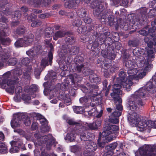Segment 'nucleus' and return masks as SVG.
<instances>
[{
    "instance_id": "1",
    "label": "nucleus",
    "mask_w": 156,
    "mask_h": 156,
    "mask_svg": "<svg viewBox=\"0 0 156 156\" xmlns=\"http://www.w3.org/2000/svg\"><path fill=\"white\" fill-rule=\"evenodd\" d=\"M109 32H105L104 34H100V35L95 40L91 46V51L95 55L99 53L100 51L98 48L99 45H101L105 44V48L109 50L112 47V44L114 42L110 37H108L110 35Z\"/></svg>"
},
{
    "instance_id": "2",
    "label": "nucleus",
    "mask_w": 156,
    "mask_h": 156,
    "mask_svg": "<svg viewBox=\"0 0 156 156\" xmlns=\"http://www.w3.org/2000/svg\"><path fill=\"white\" fill-rule=\"evenodd\" d=\"M146 13V9L143 8L139 10V13L137 14H130L129 16V23H126L123 27V30H128L133 27L134 25L138 24V23L141 25H144L147 22V19L145 15Z\"/></svg>"
},
{
    "instance_id": "3",
    "label": "nucleus",
    "mask_w": 156,
    "mask_h": 156,
    "mask_svg": "<svg viewBox=\"0 0 156 156\" xmlns=\"http://www.w3.org/2000/svg\"><path fill=\"white\" fill-rule=\"evenodd\" d=\"M79 33L84 34L86 33L87 35H90L88 37L87 41L90 46H91L93 43L94 41L95 38L98 36V33L95 32L94 30V25H91L86 26L82 25L79 27L77 30Z\"/></svg>"
},
{
    "instance_id": "4",
    "label": "nucleus",
    "mask_w": 156,
    "mask_h": 156,
    "mask_svg": "<svg viewBox=\"0 0 156 156\" xmlns=\"http://www.w3.org/2000/svg\"><path fill=\"white\" fill-rule=\"evenodd\" d=\"M143 93L135 92L133 95V101H129V106L130 110L132 111H138L139 110L141 106L145 104L144 102L143 101L142 98L144 97Z\"/></svg>"
},
{
    "instance_id": "5",
    "label": "nucleus",
    "mask_w": 156,
    "mask_h": 156,
    "mask_svg": "<svg viewBox=\"0 0 156 156\" xmlns=\"http://www.w3.org/2000/svg\"><path fill=\"white\" fill-rule=\"evenodd\" d=\"M22 121L26 126H30L31 124L30 118L28 116L18 113L13 115V119L11 121V127L13 129L19 127Z\"/></svg>"
},
{
    "instance_id": "6",
    "label": "nucleus",
    "mask_w": 156,
    "mask_h": 156,
    "mask_svg": "<svg viewBox=\"0 0 156 156\" xmlns=\"http://www.w3.org/2000/svg\"><path fill=\"white\" fill-rule=\"evenodd\" d=\"M121 45L118 41L114 42L112 45L111 48L109 50H102L101 51L102 56L105 59L113 60L114 59L116 55L115 53V50H119L121 48Z\"/></svg>"
},
{
    "instance_id": "7",
    "label": "nucleus",
    "mask_w": 156,
    "mask_h": 156,
    "mask_svg": "<svg viewBox=\"0 0 156 156\" xmlns=\"http://www.w3.org/2000/svg\"><path fill=\"white\" fill-rule=\"evenodd\" d=\"M128 119L132 124L137 125L138 129L140 131H143L146 130L145 121L143 120H141L136 112H134L131 114H129Z\"/></svg>"
},
{
    "instance_id": "8",
    "label": "nucleus",
    "mask_w": 156,
    "mask_h": 156,
    "mask_svg": "<svg viewBox=\"0 0 156 156\" xmlns=\"http://www.w3.org/2000/svg\"><path fill=\"white\" fill-rule=\"evenodd\" d=\"M22 70L20 68H18L16 70L15 73L16 74V77H14L15 80H9L7 82V86L9 87L5 88L6 92L12 94H13L15 91V88L16 84L19 82L18 80L20 78V76L21 74Z\"/></svg>"
},
{
    "instance_id": "9",
    "label": "nucleus",
    "mask_w": 156,
    "mask_h": 156,
    "mask_svg": "<svg viewBox=\"0 0 156 156\" xmlns=\"http://www.w3.org/2000/svg\"><path fill=\"white\" fill-rule=\"evenodd\" d=\"M34 35L32 33L27 35L23 38H19L14 43L16 48L26 47L29 46L34 41Z\"/></svg>"
},
{
    "instance_id": "10",
    "label": "nucleus",
    "mask_w": 156,
    "mask_h": 156,
    "mask_svg": "<svg viewBox=\"0 0 156 156\" xmlns=\"http://www.w3.org/2000/svg\"><path fill=\"white\" fill-rule=\"evenodd\" d=\"M141 156H156V146L145 145L139 150Z\"/></svg>"
},
{
    "instance_id": "11",
    "label": "nucleus",
    "mask_w": 156,
    "mask_h": 156,
    "mask_svg": "<svg viewBox=\"0 0 156 156\" xmlns=\"http://www.w3.org/2000/svg\"><path fill=\"white\" fill-rule=\"evenodd\" d=\"M119 84H115L112 85V90L113 92L110 94V95L114 101H121V98L120 96L122 92L121 89L123 87L126 88L125 85H122L121 83L118 81Z\"/></svg>"
},
{
    "instance_id": "12",
    "label": "nucleus",
    "mask_w": 156,
    "mask_h": 156,
    "mask_svg": "<svg viewBox=\"0 0 156 156\" xmlns=\"http://www.w3.org/2000/svg\"><path fill=\"white\" fill-rule=\"evenodd\" d=\"M46 43L48 45V47L50 48L48 53V57H45L41 60V65L44 67L49 65H51L53 59V53L54 51V47L51 43H49L48 41H47Z\"/></svg>"
},
{
    "instance_id": "13",
    "label": "nucleus",
    "mask_w": 156,
    "mask_h": 156,
    "mask_svg": "<svg viewBox=\"0 0 156 156\" xmlns=\"http://www.w3.org/2000/svg\"><path fill=\"white\" fill-rule=\"evenodd\" d=\"M109 10L105 9L104 10L101 11V9L98 10V9H96L94 12V14L99 19L101 22H107L108 18L110 12Z\"/></svg>"
},
{
    "instance_id": "14",
    "label": "nucleus",
    "mask_w": 156,
    "mask_h": 156,
    "mask_svg": "<svg viewBox=\"0 0 156 156\" xmlns=\"http://www.w3.org/2000/svg\"><path fill=\"white\" fill-rule=\"evenodd\" d=\"M119 78L117 79V81L121 83L122 85L126 86V89L128 91H130L131 86L133 83L130 80H128L126 78V73L124 72L121 71L119 74Z\"/></svg>"
},
{
    "instance_id": "15",
    "label": "nucleus",
    "mask_w": 156,
    "mask_h": 156,
    "mask_svg": "<svg viewBox=\"0 0 156 156\" xmlns=\"http://www.w3.org/2000/svg\"><path fill=\"white\" fill-rule=\"evenodd\" d=\"M89 129H80L76 133L80 135V138L82 140L84 141H91L94 139V136L93 134L89 132Z\"/></svg>"
},
{
    "instance_id": "16",
    "label": "nucleus",
    "mask_w": 156,
    "mask_h": 156,
    "mask_svg": "<svg viewBox=\"0 0 156 156\" xmlns=\"http://www.w3.org/2000/svg\"><path fill=\"white\" fill-rule=\"evenodd\" d=\"M99 90L98 86L96 85H90L88 87H85L83 89V92L86 94H90L93 98L98 96V91Z\"/></svg>"
},
{
    "instance_id": "17",
    "label": "nucleus",
    "mask_w": 156,
    "mask_h": 156,
    "mask_svg": "<svg viewBox=\"0 0 156 156\" xmlns=\"http://www.w3.org/2000/svg\"><path fill=\"white\" fill-rule=\"evenodd\" d=\"M147 91L149 93H154L156 91V86H154L152 83L149 82L147 83L144 87L140 88L138 90L135 92H141L144 94V97L145 96Z\"/></svg>"
},
{
    "instance_id": "18",
    "label": "nucleus",
    "mask_w": 156,
    "mask_h": 156,
    "mask_svg": "<svg viewBox=\"0 0 156 156\" xmlns=\"http://www.w3.org/2000/svg\"><path fill=\"white\" fill-rule=\"evenodd\" d=\"M91 6L93 9H98L102 11L107 9L108 4L105 0H96L92 2Z\"/></svg>"
},
{
    "instance_id": "19",
    "label": "nucleus",
    "mask_w": 156,
    "mask_h": 156,
    "mask_svg": "<svg viewBox=\"0 0 156 156\" xmlns=\"http://www.w3.org/2000/svg\"><path fill=\"white\" fill-rule=\"evenodd\" d=\"M80 50L79 47L76 46L69 47L66 50H62L61 51L62 56H66L67 55H69L73 56V55L77 54Z\"/></svg>"
},
{
    "instance_id": "20",
    "label": "nucleus",
    "mask_w": 156,
    "mask_h": 156,
    "mask_svg": "<svg viewBox=\"0 0 156 156\" xmlns=\"http://www.w3.org/2000/svg\"><path fill=\"white\" fill-rule=\"evenodd\" d=\"M101 120L100 119L96 120L94 122L90 123H87V126H84L86 128L85 129L89 130H97L101 125Z\"/></svg>"
},
{
    "instance_id": "21",
    "label": "nucleus",
    "mask_w": 156,
    "mask_h": 156,
    "mask_svg": "<svg viewBox=\"0 0 156 156\" xmlns=\"http://www.w3.org/2000/svg\"><path fill=\"white\" fill-rule=\"evenodd\" d=\"M120 112L115 111L112 112V114L109 116V121L112 123L117 124L119 122V117L122 115Z\"/></svg>"
},
{
    "instance_id": "22",
    "label": "nucleus",
    "mask_w": 156,
    "mask_h": 156,
    "mask_svg": "<svg viewBox=\"0 0 156 156\" xmlns=\"http://www.w3.org/2000/svg\"><path fill=\"white\" fill-rule=\"evenodd\" d=\"M5 30L0 29V43L3 45H7L11 42L9 37H5L6 35Z\"/></svg>"
},
{
    "instance_id": "23",
    "label": "nucleus",
    "mask_w": 156,
    "mask_h": 156,
    "mask_svg": "<svg viewBox=\"0 0 156 156\" xmlns=\"http://www.w3.org/2000/svg\"><path fill=\"white\" fill-rule=\"evenodd\" d=\"M64 6L66 8L72 9L76 8L80 3V0H66Z\"/></svg>"
},
{
    "instance_id": "24",
    "label": "nucleus",
    "mask_w": 156,
    "mask_h": 156,
    "mask_svg": "<svg viewBox=\"0 0 156 156\" xmlns=\"http://www.w3.org/2000/svg\"><path fill=\"white\" fill-rule=\"evenodd\" d=\"M2 10L0 11V29L5 30L8 28V26L6 23L8 19L3 15Z\"/></svg>"
},
{
    "instance_id": "25",
    "label": "nucleus",
    "mask_w": 156,
    "mask_h": 156,
    "mask_svg": "<svg viewBox=\"0 0 156 156\" xmlns=\"http://www.w3.org/2000/svg\"><path fill=\"white\" fill-rule=\"evenodd\" d=\"M118 145L117 142H115L111 143L105 147V149L107 151L105 153L107 156H110L113 154L114 152L113 150Z\"/></svg>"
},
{
    "instance_id": "26",
    "label": "nucleus",
    "mask_w": 156,
    "mask_h": 156,
    "mask_svg": "<svg viewBox=\"0 0 156 156\" xmlns=\"http://www.w3.org/2000/svg\"><path fill=\"white\" fill-rule=\"evenodd\" d=\"M112 140V138H110L108 137L101 138L99 136L98 140V144L99 148H104L106 143L111 141Z\"/></svg>"
},
{
    "instance_id": "27",
    "label": "nucleus",
    "mask_w": 156,
    "mask_h": 156,
    "mask_svg": "<svg viewBox=\"0 0 156 156\" xmlns=\"http://www.w3.org/2000/svg\"><path fill=\"white\" fill-rule=\"evenodd\" d=\"M107 22H108L109 25L111 26L113 25L117 26H119L117 18H115V17L114 16L112 13L110 12L109 13L108 18Z\"/></svg>"
},
{
    "instance_id": "28",
    "label": "nucleus",
    "mask_w": 156,
    "mask_h": 156,
    "mask_svg": "<svg viewBox=\"0 0 156 156\" xmlns=\"http://www.w3.org/2000/svg\"><path fill=\"white\" fill-rule=\"evenodd\" d=\"M89 80L91 83H95L97 84L101 83V78L99 75L92 73L90 74L89 76Z\"/></svg>"
},
{
    "instance_id": "29",
    "label": "nucleus",
    "mask_w": 156,
    "mask_h": 156,
    "mask_svg": "<svg viewBox=\"0 0 156 156\" xmlns=\"http://www.w3.org/2000/svg\"><path fill=\"white\" fill-rule=\"evenodd\" d=\"M68 123L69 125L75 126V128L76 130V132L78 131L80 129H84L86 127L84 126L80 123L73 121L72 120H69L67 122Z\"/></svg>"
},
{
    "instance_id": "30",
    "label": "nucleus",
    "mask_w": 156,
    "mask_h": 156,
    "mask_svg": "<svg viewBox=\"0 0 156 156\" xmlns=\"http://www.w3.org/2000/svg\"><path fill=\"white\" fill-rule=\"evenodd\" d=\"M85 148L87 151L88 153H90L94 151L97 149V146L95 143L91 141L86 146Z\"/></svg>"
},
{
    "instance_id": "31",
    "label": "nucleus",
    "mask_w": 156,
    "mask_h": 156,
    "mask_svg": "<svg viewBox=\"0 0 156 156\" xmlns=\"http://www.w3.org/2000/svg\"><path fill=\"white\" fill-rule=\"evenodd\" d=\"M101 98H96L92 100L91 102L90 103V107H99L101 108Z\"/></svg>"
},
{
    "instance_id": "32",
    "label": "nucleus",
    "mask_w": 156,
    "mask_h": 156,
    "mask_svg": "<svg viewBox=\"0 0 156 156\" xmlns=\"http://www.w3.org/2000/svg\"><path fill=\"white\" fill-rule=\"evenodd\" d=\"M41 48L42 47L40 45L34 47L28 51H27L26 54L28 55L34 57L39 51V49H41Z\"/></svg>"
},
{
    "instance_id": "33",
    "label": "nucleus",
    "mask_w": 156,
    "mask_h": 156,
    "mask_svg": "<svg viewBox=\"0 0 156 156\" xmlns=\"http://www.w3.org/2000/svg\"><path fill=\"white\" fill-rule=\"evenodd\" d=\"M34 116L37 117V119L39 120L42 126L48 125V122L42 115L39 114H35Z\"/></svg>"
},
{
    "instance_id": "34",
    "label": "nucleus",
    "mask_w": 156,
    "mask_h": 156,
    "mask_svg": "<svg viewBox=\"0 0 156 156\" xmlns=\"http://www.w3.org/2000/svg\"><path fill=\"white\" fill-rule=\"evenodd\" d=\"M26 28L23 25L18 26L14 31V34L21 36L23 35L26 31Z\"/></svg>"
},
{
    "instance_id": "35",
    "label": "nucleus",
    "mask_w": 156,
    "mask_h": 156,
    "mask_svg": "<svg viewBox=\"0 0 156 156\" xmlns=\"http://www.w3.org/2000/svg\"><path fill=\"white\" fill-rule=\"evenodd\" d=\"M107 129L111 131L112 134H114L115 136H118L119 131V127L118 126L115 125L107 126Z\"/></svg>"
},
{
    "instance_id": "36",
    "label": "nucleus",
    "mask_w": 156,
    "mask_h": 156,
    "mask_svg": "<svg viewBox=\"0 0 156 156\" xmlns=\"http://www.w3.org/2000/svg\"><path fill=\"white\" fill-rule=\"evenodd\" d=\"M144 8H146V13L145 14V15L147 18V14L148 17L152 18L156 15V10L154 9H152L149 10V9H147L146 7H144ZM143 8H140L138 11V13H139V10L142 9ZM148 22V20H147V22L145 24L147 23Z\"/></svg>"
},
{
    "instance_id": "37",
    "label": "nucleus",
    "mask_w": 156,
    "mask_h": 156,
    "mask_svg": "<svg viewBox=\"0 0 156 156\" xmlns=\"http://www.w3.org/2000/svg\"><path fill=\"white\" fill-rule=\"evenodd\" d=\"M70 77L71 79V81L74 84H75L76 83L78 84V83H80L83 79V78L80 75L76 73L74 74L73 75H71Z\"/></svg>"
},
{
    "instance_id": "38",
    "label": "nucleus",
    "mask_w": 156,
    "mask_h": 156,
    "mask_svg": "<svg viewBox=\"0 0 156 156\" xmlns=\"http://www.w3.org/2000/svg\"><path fill=\"white\" fill-rule=\"evenodd\" d=\"M77 15L80 18H84L87 14V9L81 8L79 9L76 12Z\"/></svg>"
},
{
    "instance_id": "39",
    "label": "nucleus",
    "mask_w": 156,
    "mask_h": 156,
    "mask_svg": "<svg viewBox=\"0 0 156 156\" xmlns=\"http://www.w3.org/2000/svg\"><path fill=\"white\" fill-rule=\"evenodd\" d=\"M123 64L127 69L134 68L135 65L134 61L131 60L124 61Z\"/></svg>"
},
{
    "instance_id": "40",
    "label": "nucleus",
    "mask_w": 156,
    "mask_h": 156,
    "mask_svg": "<svg viewBox=\"0 0 156 156\" xmlns=\"http://www.w3.org/2000/svg\"><path fill=\"white\" fill-rule=\"evenodd\" d=\"M31 70L32 67H31L26 68L23 73V78L25 79L30 80V74Z\"/></svg>"
},
{
    "instance_id": "41",
    "label": "nucleus",
    "mask_w": 156,
    "mask_h": 156,
    "mask_svg": "<svg viewBox=\"0 0 156 156\" xmlns=\"http://www.w3.org/2000/svg\"><path fill=\"white\" fill-rule=\"evenodd\" d=\"M139 65L140 67L142 68V69L145 70H147L149 66L148 62L145 59L141 61Z\"/></svg>"
},
{
    "instance_id": "42",
    "label": "nucleus",
    "mask_w": 156,
    "mask_h": 156,
    "mask_svg": "<svg viewBox=\"0 0 156 156\" xmlns=\"http://www.w3.org/2000/svg\"><path fill=\"white\" fill-rule=\"evenodd\" d=\"M65 41L66 44L72 45L76 42V39L73 36H69L65 38Z\"/></svg>"
},
{
    "instance_id": "43",
    "label": "nucleus",
    "mask_w": 156,
    "mask_h": 156,
    "mask_svg": "<svg viewBox=\"0 0 156 156\" xmlns=\"http://www.w3.org/2000/svg\"><path fill=\"white\" fill-rule=\"evenodd\" d=\"M66 34L65 31L62 30H59L56 31L55 34L53 37V39L55 40H56L58 38L64 37Z\"/></svg>"
},
{
    "instance_id": "44",
    "label": "nucleus",
    "mask_w": 156,
    "mask_h": 156,
    "mask_svg": "<svg viewBox=\"0 0 156 156\" xmlns=\"http://www.w3.org/2000/svg\"><path fill=\"white\" fill-rule=\"evenodd\" d=\"M34 136L37 139V140L34 143V144L36 146L37 145L41 146L44 144V142L43 141H41V140L40 141V140H41V137H42V136L39 133H35L34 134Z\"/></svg>"
},
{
    "instance_id": "45",
    "label": "nucleus",
    "mask_w": 156,
    "mask_h": 156,
    "mask_svg": "<svg viewBox=\"0 0 156 156\" xmlns=\"http://www.w3.org/2000/svg\"><path fill=\"white\" fill-rule=\"evenodd\" d=\"M60 55H61V56L62 57L63 60H65V63L67 65H69L72 62L73 59V56L69 55H67L66 56H64L63 55L62 56L61 52Z\"/></svg>"
},
{
    "instance_id": "46",
    "label": "nucleus",
    "mask_w": 156,
    "mask_h": 156,
    "mask_svg": "<svg viewBox=\"0 0 156 156\" xmlns=\"http://www.w3.org/2000/svg\"><path fill=\"white\" fill-rule=\"evenodd\" d=\"M62 96V99L64 101V103L66 104V105H69L71 103V100L68 94H64Z\"/></svg>"
},
{
    "instance_id": "47",
    "label": "nucleus",
    "mask_w": 156,
    "mask_h": 156,
    "mask_svg": "<svg viewBox=\"0 0 156 156\" xmlns=\"http://www.w3.org/2000/svg\"><path fill=\"white\" fill-rule=\"evenodd\" d=\"M73 111L75 113L77 114L83 113L85 109L83 107L74 106L73 107Z\"/></svg>"
},
{
    "instance_id": "48",
    "label": "nucleus",
    "mask_w": 156,
    "mask_h": 156,
    "mask_svg": "<svg viewBox=\"0 0 156 156\" xmlns=\"http://www.w3.org/2000/svg\"><path fill=\"white\" fill-rule=\"evenodd\" d=\"M107 126L104 127V130L102 132L101 135L103 136V138L108 137L110 138H112L111 137H109V135L112 134L111 131L110 129H107Z\"/></svg>"
},
{
    "instance_id": "49",
    "label": "nucleus",
    "mask_w": 156,
    "mask_h": 156,
    "mask_svg": "<svg viewBox=\"0 0 156 156\" xmlns=\"http://www.w3.org/2000/svg\"><path fill=\"white\" fill-rule=\"evenodd\" d=\"M7 146L4 143L0 142V154H4L8 152Z\"/></svg>"
},
{
    "instance_id": "50",
    "label": "nucleus",
    "mask_w": 156,
    "mask_h": 156,
    "mask_svg": "<svg viewBox=\"0 0 156 156\" xmlns=\"http://www.w3.org/2000/svg\"><path fill=\"white\" fill-rule=\"evenodd\" d=\"M52 33L53 31L52 30L47 31L46 30L45 31V37L49 38V39L48 40L47 39H45L46 40L44 41L46 44L47 45V47H48V45L47 44L46 42L47 41H48L49 42V43H51L50 42L52 39Z\"/></svg>"
},
{
    "instance_id": "51",
    "label": "nucleus",
    "mask_w": 156,
    "mask_h": 156,
    "mask_svg": "<svg viewBox=\"0 0 156 156\" xmlns=\"http://www.w3.org/2000/svg\"><path fill=\"white\" fill-rule=\"evenodd\" d=\"M38 88L36 85L33 84L30 86L29 88L27 90V92L29 93V94H31L34 92L37 91Z\"/></svg>"
},
{
    "instance_id": "52",
    "label": "nucleus",
    "mask_w": 156,
    "mask_h": 156,
    "mask_svg": "<svg viewBox=\"0 0 156 156\" xmlns=\"http://www.w3.org/2000/svg\"><path fill=\"white\" fill-rule=\"evenodd\" d=\"M22 99L25 102V103L29 104L30 102L31 98L28 94H23L22 95Z\"/></svg>"
},
{
    "instance_id": "53",
    "label": "nucleus",
    "mask_w": 156,
    "mask_h": 156,
    "mask_svg": "<svg viewBox=\"0 0 156 156\" xmlns=\"http://www.w3.org/2000/svg\"><path fill=\"white\" fill-rule=\"evenodd\" d=\"M74 61L76 64H83L84 58L82 56H77L74 58Z\"/></svg>"
},
{
    "instance_id": "54",
    "label": "nucleus",
    "mask_w": 156,
    "mask_h": 156,
    "mask_svg": "<svg viewBox=\"0 0 156 156\" xmlns=\"http://www.w3.org/2000/svg\"><path fill=\"white\" fill-rule=\"evenodd\" d=\"M96 31H95V32H97L98 33V36L97 37L95 38V40L96 38H97L98 37V36H100V34L101 33L102 34H104L105 32L103 33L104 32V28L102 27V25L101 24L99 25H96Z\"/></svg>"
},
{
    "instance_id": "55",
    "label": "nucleus",
    "mask_w": 156,
    "mask_h": 156,
    "mask_svg": "<svg viewBox=\"0 0 156 156\" xmlns=\"http://www.w3.org/2000/svg\"><path fill=\"white\" fill-rule=\"evenodd\" d=\"M53 15L52 12H48L44 14H41L39 15L38 17L39 18L42 19H44L48 18Z\"/></svg>"
},
{
    "instance_id": "56",
    "label": "nucleus",
    "mask_w": 156,
    "mask_h": 156,
    "mask_svg": "<svg viewBox=\"0 0 156 156\" xmlns=\"http://www.w3.org/2000/svg\"><path fill=\"white\" fill-rule=\"evenodd\" d=\"M148 27L147 26L138 31L139 33L143 36H147L148 35Z\"/></svg>"
},
{
    "instance_id": "57",
    "label": "nucleus",
    "mask_w": 156,
    "mask_h": 156,
    "mask_svg": "<svg viewBox=\"0 0 156 156\" xmlns=\"http://www.w3.org/2000/svg\"><path fill=\"white\" fill-rule=\"evenodd\" d=\"M121 101H114L115 103L118 102V104H117L115 105L116 110L118 111L122 112L123 110V106L122 105V99L121 98Z\"/></svg>"
},
{
    "instance_id": "58",
    "label": "nucleus",
    "mask_w": 156,
    "mask_h": 156,
    "mask_svg": "<svg viewBox=\"0 0 156 156\" xmlns=\"http://www.w3.org/2000/svg\"><path fill=\"white\" fill-rule=\"evenodd\" d=\"M146 127L147 126L149 127L154 128H156V120L153 122L151 120H148L145 122ZM147 129L146 128V129Z\"/></svg>"
},
{
    "instance_id": "59",
    "label": "nucleus",
    "mask_w": 156,
    "mask_h": 156,
    "mask_svg": "<svg viewBox=\"0 0 156 156\" xmlns=\"http://www.w3.org/2000/svg\"><path fill=\"white\" fill-rule=\"evenodd\" d=\"M102 62V63L100 65L101 68L106 70L110 67V63H109L107 61L105 60L103 61Z\"/></svg>"
},
{
    "instance_id": "60",
    "label": "nucleus",
    "mask_w": 156,
    "mask_h": 156,
    "mask_svg": "<svg viewBox=\"0 0 156 156\" xmlns=\"http://www.w3.org/2000/svg\"><path fill=\"white\" fill-rule=\"evenodd\" d=\"M91 107L89 106V108H91L90 110L87 111L89 115L91 116L94 115L95 114L94 113H95L96 112L97 113L99 112V111L97 107H92V108H91Z\"/></svg>"
},
{
    "instance_id": "61",
    "label": "nucleus",
    "mask_w": 156,
    "mask_h": 156,
    "mask_svg": "<svg viewBox=\"0 0 156 156\" xmlns=\"http://www.w3.org/2000/svg\"><path fill=\"white\" fill-rule=\"evenodd\" d=\"M133 53L134 55L136 57L141 56L143 54V52L141 51V48H136L134 49L133 51Z\"/></svg>"
},
{
    "instance_id": "62",
    "label": "nucleus",
    "mask_w": 156,
    "mask_h": 156,
    "mask_svg": "<svg viewBox=\"0 0 156 156\" xmlns=\"http://www.w3.org/2000/svg\"><path fill=\"white\" fill-rule=\"evenodd\" d=\"M154 28H153L152 27L149 28L148 27V34H149L151 37L153 38V40H155L156 38V34L155 33V30Z\"/></svg>"
},
{
    "instance_id": "63",
    "label": "nucleus",
    "mask_w": 156,
    "mask_h": 156,
    "mask_svg": "<svg viewBox=\"0 0 156 156\" xmlns=\"http://www.w3.org/2000/svg\"><path fill=\"white\" fill-rule=\"evenodd\" d=\"M75 134L71 133H67L66 138V140L70 141H73L75 140Z\"/></svg>"
},
{
    "instance_id": "64",
    "label": "nucleus",
    "mask_w": 156,
    "mask_h": 156,
    "mask_svg": "<svg viewBox=\"0 0 156 156\" xmlns=\"http://www.w3.org/2000/svg\"><path fill=\"white\" fill-rule=\"evenodd\" d=\"M128 45L133 47H136L139 44V41L137 39L130 40L128 42Z\"/></svg>"
}]
</instances>
